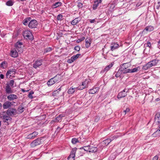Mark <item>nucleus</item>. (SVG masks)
<instances>
[{"mask_svg":"<svg viewBox=\"0 0 160 160\" xmlns=\"http://www.w3.org/2000/svg\"><path fill=\"white\" fill-rule=\"evenodd\" d=\"M43 138H39L33 141L31 143L32 147L34 148L41 144L43 142Z\"/></svg>","mask_w":160,"mask_h":160,"instance_id":"obj_1","label":"nucleus"},{"mask_svg":"<svg viewBox=\"0 0 160 160\" xmlns=\"http://www.w3.org/2000/svg\"><path fill=\"white\" fill-rule=\"evenodd\" d=\"M22 35L26 39H28L30 40L33 39L32 35L30 31L25 30L23 32Z\"/></svg>","mask_w":160,"mask_h":160,"instance_id":"obj_2","label":"nucleus"},{"mask_svg":"<svg viewBox=\"0 0 160 160\" xmlns=\"http://www.w3.org/2000/svg\"><path fill=\"white\" fill-rule=\"evenodd\" d=\"M22 43L19 42H17L15 44V49L17 50L18 52L21 53L23 52V49L22 47Z\"/></svg>","mask_w":160,"mask_h":160,"instance_id":"obj_3","label":"nucleus"},{"mask_svg":"<svg viewBox=\"0 0 160 160\" xmlns=\"http://www.w3.org/2000/svg\"><path fill=\"white\" fill-rule=\"evenodd\" d=\"M77 150V148H73L71 152L70 155L68 157V160H74L75 154Z\"/></svg>","mask_w":160,"mask_h":160,"instance_id":"obj_4","label":"nucleus"},{"mask_svg":"<svg viewBox=\"0 0 160 160\" xmlns=\"http://www.w3.org/2000/svg\"><path fill=\"white\" fill-rule=\"evenodd\" d=\"M37 24L38 22L35 19L31 20L28 24V26L29 28H36Z\"/></svg>","mask_w":160,"mask_h":160,"instance_id":"obj_5","label":"nucleus"},{"mask_svg":"<svg viewBox=\"0 0 160 160\" xmlns=\"http://www.w3.org/2000/svg\"><path fill=\"white\" fill-rule=\"evenodd\" d=\"M6 113L9 116H13L16 114V110L13 108H9L7 111Z\"/></svg>","mask_w":160,"mask_h":160,"instance_id":"obj_6","label":"nucleus"},{"mask_svg":"<svg viewBox=\"0 0 160 160\" xmlns=\"http://www.w3.org/2000/svg\"><path fill=\"white\" fill-rule=\"evenodd\" d=\"M129 63H123L122 65V66L121 67L120 69L122 71V73H124V72H126V71L127 70V69L128 67Z\"/></svg>","mask_w":160,"mask_h":160,"instance_id":"obj_7","label":"nucleus"},{"mask_svg":"<svg viewBox=\"0 0 160 160\" xmlns=\"http://www.w3.org/2000/svg\"><path fill=\"white\" fill-rule=\"evenodd\" d=\"M18 51L15 48L12 49L10 54V55L12 57L16 58L18 56Z\"/></svg>","mask_w":160,"mask_h":160,"instance_id":"obj_8","label":"nucleus"},{"mask_svg":"<svg viewBox=\"0 0 160 160\" xmlns=\"http://www.w3.org/2000/svg\"><path fill=\"white\" fill-rule=\"evenodd\" d=\"M140 69V68L139 67H137L133 69H128L126 71V72H124V73H130V72H134L138 71Z\"/></svg>","mask_w":160,"mask_h":160,"instance_id":"obj_9","label":"nucleus"},{"mask_svg":"<svg viewBox=\"0 0 160 160\" xmlns=\"http://www.w3.org/2000/svg\"><path fill=\"white\" fill-rule=\"evenodd\" d=\"M125 89H124L122 92H119L117 96L118 99H120L121 98L125 97L127 95V94L125 93Z\"/></svg>","mask_w":160,"mask_h":160,"instance_id":"obj_10","label":"nucleus"},{"mask_svg":"<svg viewBox=\"0 0 160 160\" xmlns=\"http://www.w3.org/2000/svg\"><path fill=\"white\" fill-rule=\"evenodd\" d=\"M88 82H87V81L86 80L84 82H82L81 86H79L77 88L78 90H82L85 88L87 86Z\"/></svg>","mask_w":160,"mask_h":160,"instance_id":"obj_11","label":"nucleus"},{"mask_svg":"<svg viewBox=\"0 0 160 160\" xmlns=\"http://www.w3.org/2000/svg\"><path fill=\"white\" fill-rule=\"evenodd\" d=\"M38 134V132H34L28 135L27 137L28 139H33Z\"/></svg>","mask_w":160,"mask_h":160,"instance_id":"obj_12","label":"nucleus"},{"mask_svg":"<svg viewBox=\"0 0 160 160\" xmlns=\"http://www.w3.org/2000/svg\"><path fill=\"white\" fill-rule=\"evenodd\" d=\"M102 0H96L94 2V4L93 6V8L94 10H95L97 8L99 3H101Z\"/></svg>","mask_w":160,"mask_h":160,"instance_id":"obj_13","label":"nucleus"},{"mask_svg":"<svg viewBox=\"0 0 160 160\" xmlns=\"http://www.w3.org/2000/svg\"><path fill=\"white\" fill-rule=\"evenodd\" d=\"M5 89L6 93H7L10 94L13 92V91L12 90L11 88L8 84H6Z\"/></svg>","mask_w":160,"mask_h":160,"instance_id":"obj_14","label":"nucleus"},{"mask_svg":"<svg viewBox=\"0 0 160 160\" xmlns=\"http://www.w3.org/2000/svg\"><path fill=\"white\" fill-rule=\"evenodd\" d=\"M64 116L62 114H60L54 120L52 121L54 122H61L62 121V118Z\"/></svg>","mask_w":160,"mask_h":160,"instance_id":"obj_15","label":"nucleus"},{"mask_svg":"<svg viewBox=\"0 0 160 160\" xmlns=\"http://www.w3.org/2000/svg\"><path fill=\"white\" fill-rule=\"evenodd\" d=\"M11 102L8 101L5 102L3 105V108L4 109H7L11 106Z\"/></svg>","mask_w":160,"mask_h":160,"instance_id":"obj_16","label":"nucleus"},{"mask_svg":"<svg viewBox=\"0 0 160 160\" xmlns=\"http://www.w3.org/2000/svg\"><path fill=\"white\" fill-rule=\"evenodd\" d=\"M42 64V61H41L37 60L35 61L34 64H33V67L35 68H37L38 67Z\"/></svg>","mask_w":160,"mask_h":160,"instance_id":"obj_17","label":"nucleus"},{"mask_svg":"<svg viewBox=\"0 0 160 160\" xmlns=\"http://www.w3.org/2000/svg\"><path fill=\"white\" fill-rule=\"evenodd\" d=\"M99 88V87H95L93 89H91L89 90V93L92 94H94L97 92H98Z\"/></svg>","mask_w":160,"mask_h":160,"instance_id":"obj_18","label":"nucleus"},{"mask_svg":"<svg viewBox=\"0 0 160 160\" xmlns=\"http://www.w3.org/2000/svg\"><path fill=\"white\" fill-rule=\"evenodd\" d=\"M111 49L112 51H113L115 50V49L118 48L119 47V45L117 43H116L115 42H112L111 44Z\"/></svg>","mask_w":160,"mask_h":160,"instance_id":"obj_19","label":"nucleus"},{"mask_svg":"<svg viewBox=\"0 0 160 160\" xmlns=\"http://www.w3.org/2000/svg\"><path fill=\"white\" fill-rule=\"evenodd\" d=\"M113 65V64L112 63H111L109 65L106 67L103 70H102L101 72L102 73H104L105 72H107L108 71L110 68H111Z\"/></svg>","mask_w":160,"mask_h":160,"instance_id":"obj_20","label":"nucleus"},{"mask_svg":"<svg viewBox=\"0 0 160 160\" xmlns=\"http://www.w3.org/2000/svg\"><path fill=\"white\" fill-rule=\"evenodd\" d=\"M155 120L156 122L159 123L160 122V112L156 113L155 116Z\"/></svg>","mask_w":160,"mask_h":160,"instance_id":"obj_21","label":"nucleus"},{"mask_svg":"<svg viewBox=\"0 0 160 160\" xmlns=\"http://www.w3.org/2000/svg\"><path fill=\"white\" fill-rule=\"evenodd\" d=\"M7 98L9 100H12L14 99H17L18 98L17 96L15 94H10L7 97Z\"/></svg>","mask_w":160,"mask_h":160,"instance_id":"obj_22","label":"nucleus"},{"mask_svg":"<svg viewBox=\"0 0 160 160\" xmlns=\"http://www.w3.org/2000/svg\"><path fill=\"white\" fill-rule=\"evenodd\" d=\"M2 119L3 122H6L8 121H11L12 118L9 116L4 115L2 116Z\"/></svg>","mask_w":160,"mask_h":160,"instance_id":"obj_23","label":"nucleus"},{"mask_svg":"<svg viewBox=\"0 0 160 160\" xmlns=\"http://www.w3.org/2000/svg\"><path fill=\"white\" fill-rule=\"evenodd\" d=\"M16 70L15 69L12 68L9 69L7 72L6 74V76H8L10 74H14L15 73Z\"/></svg>","mask_w":160,"mask_h":160,"instance_id":"obj_24","label":"nucleus"},{"mask_svg":"<svg viewBox=\"0 0 160 160\" xmlns=\"http://www.w3.org/2000/svg\"><path fill=\"white\" fill-rule=\"evenodd\" d=\"M60 74H57L53 78V79L56 82H58L61 80V78L60 77Z\"/></svg>","mask_w":160,"mask_h":160,"instance_id":"obj_25","label":"nucleus"},{"mask_svg":"<svg viewBox=\"0 0 160 160\" xmlns=\"http://www.w3.org/2000/svg\"><path fill=\"white\" fill-rule=\"evenodd\" d=\"M31 20V18H29L25 19L23 21V24L26 26L28 25L29 23L30 22Z\"/></svg>","mask_w":160,"mask_h":160,"instance_id":"obj_26","label":"nucleus"},{"mask_svg":"<svg viewBox=\"0 0 160 160\" xmlns=\"http://www.w3.org/2000/svg\"><path fill=\"white\" fill-rule=\"evenodd\" d=\"M80 20V19L79 20L78 18H77L73 20L71 22V23L73 25H76Z\"/></svg>","mask_w":160,"mask_h":160,"instance_id":"obj_27","label":"nucleus"},{"mask_svg":"<svg viewBox=\"0 0 160 160\" xmlns=\"http://www.w3.org/2000/svg\"><path fill=\"white\" fill-rule=\"evenodd\" d=\"M56 82L53 79V78H51L47 82V84L48 86H50L54 84Z\"/></svg>","mask_w":160,"mask_h":160,"instance_id":"obj_28","label":"nucleus"},{"mask_svg":"<svg viewBox=\"0 0 160 160\" xmlns=\"http://www.w3.org/2000/svg\"><path fill=\"white\" fill-rule=\"evenodd\" d=\"M97 147L93 146H90L89 152H96L97 151Z\"/></svg>","mask_w":160,"mask_h":160,"instance_id":"obj_29","label":"nucleus"},{"mask_svg":"<svg viewBox=\"0 0 160 160\" xmlns=\"http://www.w3.org/2000/svg\"><path fill=\"white\" fill-rule=\"evenodd\" d=\"M85 46L88 48L90 46L91 41L88 38H87L85 39Z\"/></svg>","mask_w":160,"mask_h":160,"instance_id":"obj_30","label":"nucleus"},{"mask_svg":"<svg viewBox=\"0 0 160 160\" xmlns=\"http://www.w3.org/2000/svg\"><path fill=\"white\" fill-rule=\"evenodd\" d=\"M62 5V3L60 2H58L55 3L52 6L53 8H56L59 6H60Z\"/></svg>","mask_w":160,"mask_h":160,"instance_id":"obj_31","label":"nucleus"},{"mask_svg":"<svg viewBox=\"0 0 160 160\" xmlns=\"http://www.w3.org/2000/svg\"><path fill=\"white\" fill-rule=\"evenodd\" d=\"M153 27L151 26L146 27L145 29V30L146 31L149 32L152 31L153 30Z\"/></svg>","mask_w":160,"mask_h":160,"instance_id":"obj_32","label":"nucleus"},{"mask_svg":"<svg viewBox=\"0 0 160 160\" xmlns=\"http://www.w3.org/2000/svg\"><path fill=\"white\" fill-rule=\"evenodd\" d=\"M151 67L149 62H148L143 67L142 69L144 70H147Z\"/></svg>","mask_w":160,"mask_h":160,"instance_id":"obj_33","label":"nucleus"},{"mask_svg":"<svg viewBox=\"0 0 160 160\" xmlns=\"http://www.w3.org/2000/svg\"><path fill=\"white\" fill-rule=\"evenodd\" d=\"M112 140L113 139L112 138H108L104 140L103 142L106 145H108Z\"/></svg>","mask_w":160,"mask_h":160,"instance_id":"obj_34","label":"nucleus"},{"mask_svg":"<svg viewBox=\"0 0 160 160\" xmlns=\"http://www.w3.org/2000/svg\"><path fill=\"white\" fill-rule=\"evenodd\" d=\"M14 3L12 0H9L6 2V4L8 6H12Z\"/></svg>","mask_w":160,"mask_h":160,"instance_id":"obj_35","label":"nucleus"},{"mask_svg":"<svg viewBox=\"0 0 160 160\" xmlns=\"http://www.w3.org/2000/svg\"><path fill=\"white\" fill-rule=\"evenodd\" d=\"M75 88H70L68 91V93L69 94H71L73 93L75 91V90L76 89Z\"/></svg>","mask_w":160,"mask_h":160,"instance_id":"obj_36","label":"nucleus"},{"mask_svg":"<svg viewBox=\"0 0 160 160\" xmlns=\"http://www.w3.org/2000/svg\"><path fill=\"white\" fill-rule=\"evenodd\" d=\"M24 107L22 106L21 105L19 106L18 108V111L20 113H22L23 111Z\"/></svg>","mask_w":160,"mask_h":160,"instance_id":"obj_37","label":"nucleus"},{"mask_svg":"<svg viewBox=\"0 0 160 160\" xmlns=\"http://www.w3.org/2000/svg\"><path fill=\"white\" fill-rule=\"evenodd\" d=\"M122 73V71L120 69H119V70H118V72H117V73L115 75V76L117 78L119 77L120 76L121 73Z\"/></svg>","mask_w":160,"mask_h":160,"instance_id":"obj_38","label":"nucleus"},{"mask_svg":"<svg viewBox=\"0 0 160 160\" xmlns=\"http://www.w3.org/2000/svg\"><path fill=\"white\" fill-rule=\"evenodd\" d=\"M14 83V81L13 80H10L8 83H7L6 84H8L9 86L12 87Z\"/></svg>","mask_w":160,"mask_h":160,"instance_id":"obj_39","label":"nucleus"},{"mask_svg":"<svg viewBox=\"0 0 160 160\" xmlns=\"http://www.w3.org/2000/svg\"><path fill=\"white\" fill-rule=\"evenodd\" d=\"M78 140L76 138H73L72 140V142L73 144H76L77 142H78Z\"/></svg>","mask_w":160,"mask_h":160,"instance_id":"obj_40","label":"nucleus"},{"mask_svg":"<svg viewBox=\"0 0 160 160\" xmlns=\"http://www.w3.org/2000/svg\"><path fill=\"white\" fill-rule=\"evenodd\" d=\"M33 93L34 92L32 91H31L28 95V97L31 99L33 98V97L32 96V95L33 94Z\"/></svg>","mask_w":160,"mask_h":160,"instance_id":"obj_41","label":"nucleus"},{"mask_svg":"<svg viewBox=\"0 0 160 160\" xmlns=\"http://www.w3.org/2000/svg\"><path fill=\"white\" fill-rule=\"evenodd\" d=\"M63 16L61 14H58L57 17V19L58 20L61 21L62 19Z\"/></svg>","mask_w":160,"mask_h":160,"instance_id":"obj_42","label":"nucleus"},{"mask_svg":"<svg viewBox=\"0 0 160 160\" xmlns=\"http://www.w3.org/2000/svg\"><path fill=\"white\" fill-rule=\"evenodd\" d=\"M158 61L157 59H154L151 61L152 62L153 65L155 66L157 64Z\"/></svg>","mask_w":160,"mask_h":160,"instance_id":"obj_43","label":"nucleus"},{"mask_svg":"<svg viewBox=\"0 0 160 160\" xmlns=\"http://www.w3.org/2000/svg\"><path fill=\"white\" fill-rule=\"evenodd\" d=\"M52 49L51 48H46L44 50V52H50L52 51Z\"/></svg>","mask_w":160,"mask_h":160,"instance_id":"obj_44","label":"nucleus"},{"mask_svg":"<svg viewBox=\"0 0 160 160\" xmlns=\"http://www.w3.org/2000/svg\"><path fill=\"white\" fill-rule=\"evenodd\" d=\"M84 150L85 151H89L90 146H84Z\"/></svg>","mask_w":160,"mask_h":160,"instance_id":"obj_45","label":"nucleus"},{"mask_svg":"<svg viewBox=\"0 0 160 160\" xmlns=\"http://www.w3.org/2000/svg\"><path fill=\"white\" fill-rule=\"evenodd\" d=\"M58 92H59V91H58V90H56L52 92L53 96H56L57 95V94H58Z\"/></svg>","mask_w":160,"mask_h":160,"instance_id":"obj_46","label":"nucleus"},{"mask_svg":"<svg viewBox=\"0 0 160 160\" xmlns=\"http://www.w3.org/2000/svg\"><path fill=\"white\" fill-rule=\"evenodd\" d=\"M75 50L79 51L80 50V48L79 46H76L74 48Z\"/></svg>","mask_w":160,"mask_h":160,"instance_id":"obj_47","label":"nucleus"},{"mask_svg":"<svg viewBox=\"0 0 160 160\" xmlns=\"http://www.w3.org/2000/svg\"><path fill=\"white\" fill-rule=\"evenodd\" d=\"M158 5L156 6V8L157 9H158L160 7V0H158Z\"/></svg>","mask_w":160,"mask_h":160,"instance_id":"obj_48","label":"nucleus"},{"mask_svg":"<svg viewBox=\"0 0 160 160\" xmlns=\"http://www.w3.org/2000/svg\"><path fill=\"white\" fill-rule=\"evenodd\" d=\"M82 4L81 3V2H78V4L77 5L78 6V7L79 8H82Z\"/></svg>","mask_w":160,"mask_h":160,"instance_id":"obj_49","label":"nucleus"},{"mask_svg":"<svg viewBox=\"0 0 160 160\" xmlns=\"http://www.w3.org/2000/svg\"><path fill=\"white\" fill-rule=\"evenodd\" d=\"M5 62H3L1 64V67L4 68H5Z\"/></svg>","mask_w":160,"mask_h":160,"instance_id":"obj_50","label":"nucleus"},{"mask_svg":"<svg viewBox=\"0 0 160 160\" xmlns=\"http://www.w3.org/2000/svg\"><path fill=\"white\" fill-rule=\"evenodd\" d=\"M74 61L72 60V59L71 58L70 59H69L67 61V62L68 63H71L72 62H73Z\"/></svg>","mask_w":160,"mask_h":160,"instance_id":"obj_51","label":"nucleus"},{"mask_svg":"<svg viewBox=\"0 0 160 160\" xmlns=\"http://www.w3.org/2000/svg\"><path fill=\"white\" fill-rule=\"evenodd\" d=\"M129 109L128 108H127L126 109V110L123 111V112H124V114H125L127 112H129Z\"/></svg>","mask_w":160,"mask_h":160,"instance_id":"obj_52","label":"nucleus"},{"mask_svg":"<svg viewBox=\"0 0 160 160\" xmlns=\"http://www.w3.org/2000/svg\"><path fill=\"white\" fill-rule=\"evenodd\" d=\"M158 156H156L153 158L152 160H158Z\"/></svg>","mask_w":160,"mask_h":160,"instance_id":"obj_53","label":"nucleus"},{"mask_svg":"<svg viewBox=\"0 0 160 160\" xmlns=\"http://www.w3.org/2000/svg\"><path fill=\"white\" fill-rule=\"evenodd\" d=\"M89 20L91 23H93L96 22L95 19H89Z\"/></svg>","mask_w":160,"mask_h":160,"instance_id":"obj_54","label":"nucleus"},{"mask_svg":"<svg viewBox=\"0 0 160 160\" xmlns=\"http://www.w3.org/2000/svg\"><path fill=\"white\" fill-rule=\"evenodd\" d=\"M147 46L150 48L151 46V43L149 42H148L147 43Z\"/></svg>","mask_w":160,"mask_h":160,"instance_id":"obj_55","label":"nucleus"},{"mask_svg":"<svg viewBox=\"0 0 160 160\" xmlns=\"http://www.w3.org/2000/svg\"><path fill=\"white\" fill-rule=\"evenodd\" d=\"M75 57V58L77 59L80 56H81L80 54H76V55H74Z\"/></svg>","mask_w":160,"mask_h":160,"instance_id":"obj_56","label":"nucleus"},{"mask_svg":"<svg viewBox=\"0 0 160 160\" xmlns=\"http://www.w3.org/2000/svg\"><path fill=\"white\" fill-rule=\"evenodd\" d=\"M85 39V38L84 37H82L80 39H79L78 40H79V41H81L84 40Z\"/></svg>","mask_w":160,"mask_h":160,"instance_id":"obj_57","label":"nucleus"},{"mask_svg":"<svg viewBox=\"0 0 160 160\" xmlns=\"http://www.w3.org/2000/svg\"><path fill=\"white\" fill-rule=\"evenodd\" d=\"M71 58L72 59V60L74 61L76 59V58H75V57L74 56H72Z\"/></svg>","mask_w":160,"mask_h":160,"instance_id":"obj_58","label":"nucleus"},{"mask_svg":"<svg viewBox=\"0 0 160 160\" xmlns=\"http://www.w3.org/2000/svg\"><path fill=\"white\" fill-rule=\"evenodd\" d=\"M4 78V76L3 74H1L0 75V78L1 79H3Z\"/></svg>","mask_w":160,"mask_h":160,"instance_id":"obj_59","label":"nucleus"},{"mask_svg":"<svg viewBox=\"0 0 160 160\" xmlns=\"http://www.w3.org/2000/svg\"><path fill=\"white\" fill-rule=\"evenodd\" d=\"M142 4V3L141 2H138V3L136 4L137 7H139Z\"/></svg>","mask_w":160,"mask_h":160,"instance_id":"obj_60","label":"nucleus"},{"mask_svg":"<svg viewBox=\"0 0 160 160\" xmlns=\"http://www.w3.org/2000/svg\"><path fill=\"white\" fill-rule=\"evenodd\" d=\"M148 62L149 63V64H150V65L151 66V67H152V66H154L151 61H150Z\"/></svg>","mask_w":160,"mask_h":160,"instance_id":"obj_61","label":"nucleus"},{"mask_svg":"<svg viewBox=\"0 0 160 160\" xmlns=\"http://www.w3.org/2000/svg\"><path fill=\"white\" fill-rule=\"evenodd\" d=\"M117 138V137L116 136H114L112 138H111L112 139H113V140H114L115 139H116Z\"/></svg>","mask_w":160,"mask_h":160,"instance_id":"obj_62","label":"nucleus"},{"mask_svg":"<svg viewBox=\"0 0 160 160\" xmlns=\"http://www.w3.org/2000/svg\"><path fill=\"white\" fill-rule=\"evenodd\" d=\"M57 90H58V91H59L61 90V88H59Z\"/></svg>","mask_w":160,"mask_h":160,"instance_id":"obj_63","label":"nucleus"},{"mask_svg":"<svg viewBox=\"0 0 160 160\" xmlns=\"http://www.w3.org/2000/svg\"><path fill=\"white\" fill-rule=\"evenodd\" d=\"M22 91L23 92H25V90H24V89H22Z\"/></svg>","mask_w":160,"mask_h":160,"instance_id":"obj_64","label":"nucleus"}]
</instances>
